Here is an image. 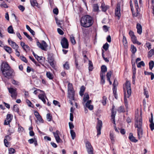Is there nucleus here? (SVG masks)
I'll list each match as a JSON object with an SVG mask.
<instances>
[{
    "mask_svg": "<svg viewBox=\"0 0 154 154\" xmlns=\"http://www.w3.org/2000/svg\"><path fill=\"white\" fill-rule=\"evenodd\" d=\"M124 100L125 105L126 108H128V100L127 98H128L131 94V89L130 82L126 81L125 83V87L124 88Z\"/></svg>",
    "mask_w": 154,
    "mask_h": 154,
    "instance_id": "f257e3e1",
    "label": "nucleus"
},
{
    "mask_svg": "<svg viewBox=\"0 0 154 154\" xmlns=\"http://www.w3.org/2000/svg\"><path fill=\"white\" fill-rule=\"evenodd\" d=\"M81 25L84 27H88L93 24L92 18L89 15L82 17L80 20Z\"/></svg>",
    "mask_w": 154,
    "mask_h": 154,
    "instance_id": "f03ea898",
    "label": "nucleus"
},
{
    "mask_svg": "<svg viewBox=\"0 0 154 154\" xmlns=\"http://www.w3.org/2000/svg\"><path fill=\"white\" fill-rule=\"evenodd\" d=\"M68 97L71 100H74V92L72 84L69 83L68 85Z\"/></svg>",
    "mask_w": 154,
    "mask_h": 154,
    "instance_id": "7ed1b4c3",
    "label": "nucleus"
},
{
    "mask_svg": "<svg viewBox=\"0 0 154 154\" xmlns=\"http://www.w3.org/2000/svg\"><path fill=\"white\" fill-rule=\"evenodd\" d=\"M140 116L139 119L138 118L136 119L134 125L135 128H142V112L140 111Z\"/></svg>",
    "mask_w": 154,
    "mask_h": 154,
    "instance_id": "20e7f679",
    "label": "nucleus"
},
{
    "mask_svg": "<svg viewBox=\"0 0 154 154\" xmlns=\"http://www.w3.org/2000/svg\"><path fill=\"white\" fill-rule=\"evenodd\" d=\"M2 74L5 77L8 79L13 78L14 75V72L12 69H10Z\"/></svg>",
    "mask_w": 154,
    "mask_h": 154,
    "instance_id": "39448f33",
    "label": "nucleus"
},
{
    "mask_svg": "<svg viewBox=\"0 0 154 154\" xmlns=\"http://www.w3.org/2000/svg\"><path fill=\"white\" fill-rule=\"evenodd\" d=\"M9 92L11 94V96L13 99H16L17 95L16 88H8Z\"/></svg>",
    "mask_w": 154,
    "mask_h": 154,
    "instance_id": "423d86ee",
    "label": "nucleus"
},
{
    "mask_svg": "<svg viewBox=\"0 0 154 154\" xmlns=\"http://www.w3.org/2000/svg\"><path fill=\"white\" fill-rule=\"evenodd\" d=\"M11 69L10 67L7 62H3L1 66V69L2 74Z\"/></svg>",
    "mask_w": 154,
    "mask_h": 154,
    "instance_id": "0eeeda50",
    "label": "nucleus"
},
{
    "mask_svg": "<svg viewBox=\"0 0 154 154\" xmlns=\"http://www.w3.org/2000/svg\"><path fill=\"white\" fill-rule=\"evenodd\" d=\"M121 4V2L118 3L115 9V14L116 16L118 17V20L120 19L121 16L120 12Z\"/></svg>",
    "mask_w": 154,
    "mask_h": 154,
    "instance_id": "6e6552de",
    "label": "nucleus"
},
{
    "mask_svg": "<svg viewBox=\"0 0 154 154\" xmlns=\"http://www.w3.org/2000/svg\"><path fill=\"white\" fill-rule=\"evenodd\" d=\"M37 45L38 46L44 51H47V50L48 45L44 41H42L41 43L39 42H37Z\"/></svg>",
    "mask_w": 154,
    "mask_h": 154,
    "instance_id": "1a4fd4ad",
    "label": "nucleus"
},
{
    "mask_svg": "<svg viewBox=\"0 0 154 154\" xmlns=\"http://www.w3.org/2000/svg\"><path fill=\"white\" fill-rule=\"evenodd\" d=\"M61 44L63 48L67 49L68 48V41L66 38L64 37L62 39L61 41Z\"/></svg>",
    "mask_w": 154,
    "mask_h": 154,
    "instance_id": "9d476101",
    "label": "nucleus"
},
{
    "mask_svg": "<svg viewBox=\"0 0 154 154\" xmlns=\"http://www.w3.org/2000/svg\"><path fill=\"white\" fill-rule=\"evenodd\" d=\"M86 146L87 151L89 154H93V148L90 143L89 142H87L86 143Z\"/></svg>",
    "mask_w": 154,
    "mask_h": 154,
    "instance_id": "9b49d317",
    "label": "nucleus"
},
{
    "mask_svg": "<svg viewBox=\"0 0 154 154\" xmlns=\"http://www.w3.org/2000/svg\"><path fill=\"white\" fill-rule=\"evenodd\" d=\"M102 123L101 121H98V123L96 126L97 131V136H98L101 134V130L102 127Z\"/></svg>",
    "mask_w": 154,
    "mask_h": 154,
    "instance_id": "f8f14e48",
    "label": "nucleus"
},
{
    "mask_svg": "<svg viewBox=\"0 0 154 154\" xmlns=\"http://www.w3.org/2000/svg\"><path fill=\"white\" fill-rule=\"evenodd\" d=\"M8 42L9 44L13 49L18 48L19 46L17 44L11 40L10 39H8Z\"/></svg>",
    "mask_w": 154,
    "mask_h": 154,
    "instance_id": "ddd939ff",
    "label": "nucleus"
},
{
    "mask_svg": "<svg viewBox=\"0 0 154 154\" xmlns=\"http://www.w3.org/2000/svg\"><path fill=\"white\" fill-rule=\"evenodd\" d=\"M143 130L142 128H138L137 129V134L138 138L140 140L143 137Z\"/></svg>",
    "mask_w": 154,
    "mask_h": 154,
    "instance_id": "4468645a",
    "label": "nucleus"
},
{
    "mask_svg": "<svg viewBox=\"0 0 154 154\" xmlns=\"http://www.w3.org/2000/svg\"><path fill=\"white\" fill-rule=\"evenodd\" d=\"M128 138L130 141L136 143L138 141V140L136 139L135 137L133 136V134L131 133L129 134Z\"/></svg>",
    "mask_w": 154,
    "mask_h": 154,
    "instance_id": "2eb2a0df",
    "label": "nucleus"
},
{
    "mask_svg": "<svg viewBox=\"0 0 154 154\" xmlns=\"http://www.w3.org/2000/svg\"><path fill=\"white\" fill-rule=\"evenodd\" d=\"M39 98L41 99L44 103H45L46 102L45 100V97H46L45 93L44 92L43 94H40L38 95Z\"/></svg>",
    "mask_w": 154,
    "mask_h": 154,
    "instance_id": "dca6fc26",
    "label": "nucleus"
},
{
    "mask_svg": "<svg viewBox=\"0 0 154 154\" xmlns=\"http://www.w3.org/2000/svg\"><path fill=\"white\" fill-rule=\"evenodd\" d=\"M136 28L137 29V32L140 35L142 32V27L141 25L139 23H137L136 25Z\"/></svg>",
    "mask_w": 154,
    "mask_h": 154,
    "instance_id": "f3484780",
    "label": "nucleus"
},
{
    "mask_svg": "<svg viewBox=\"0 0 154 154\" xmlns=\"http://www.w3.org/2000/svg\"><path fill=\"white\" fill-rule=\"evenodd\" d=\"M109 7L108 6L106 5L104 3H102L100 6L102 11L104 12H106L109 8Z\"/></svg>",
    "mask_w": 154,
    "mask_h": 154,
    "instance_id": "a211bd4d",
    "label": "nucleus"
},
{
    "mask_svg": "<svg viewBox=\"0 0 154 154\" xmlns=\"http://www.w3.org/2000/svg\"><path fill=\"white\" fill-rule=\"evenodd\" d=\"M131 38L132 41L133 43L137 44L138 45H141V43H140V42H139L137 41L136 37H135V36L132 37Z\"/></svg>",
    "mask_w": 154,
    "mask_h": 154,
    "instance_id": "6ab92c4d",
    "label": "nucleus"
},
{
    "mask_svg": "<svg viewBox=\"0 0 154 154\" xmlns=\"http://www.w3.org/2000/svg\"><path fill=\"white\" fill-rule=\"evenodd\" d=\"M4 48L5 51L9 54H11L12 52V49L10 47L8 46H4Z\"/></svg>",
    "mask_w": 154,
    "mask_h": 154,
    "instance_id": "aec40b11",
    "label": "nucleus"
},
{
    "mask_svg": "<svg viewBox=\"0 0 154 154\" xmlns=\"http://www.w3.org/2000/svg\"><path fill=\"white\" fill-rule=\"evenodd\" d=\"M85 89V88L83 85L81 87L80 91L79 92V94L82 97L83 95Z\"/></svg>",
    "mask_w": 154,
    "mask_h": 154,
    "instance_id": "412c9836",
    "label": "nucleus"
},
{
    "mask_svg": "<svg viewBox=\"0 0 154 154\" xmlns=\"http://www.w3.org/2000/svg\"><path fill=\"white\" fill-rule=\"evenodd\" d=\"M100 77L101 78V83L102 84H104L105 82V80L104 79V76L105 75V73H100Z\"/></svg>",
    "mask_w": 154,
    "mask_h": 154,
    "instance_id": "4be33fe9",
    "label": "nucleus"
},
{
    "mask_svg": "<svg viewBox=\"0 0 154 154\" xmlns=\"http://www.w3.org/2000/svg\"><path fill=\"white\" fill-rule=\"evenodd\" d=\"M46 75L47 77L50 79H52L53 78V75L50 72H47Z\"/></svg>",
    "mask_w": 154,
    "mask_h": 154,
    "instance_id": "5701e85b",
    "label": "nucleus"
},
{
    "mask_svg": "<svg viewBox=\"0 0 154 154\" xmlns=\"http://www.w3.org/2000/svg\"><path fill=\"white\" fill-rule=\"evenodd\" d=\"M30 2L31 5L33 7L37 6L38 5V3L36 0H30Z\"/></svg>",
    "mask_w": 154,
    "mask_h": 154,
    "instance_id": "b1692460",
    "label": "nucleus"
},
{
    "mask_svg": "<svg viewBox=\"0 0 154 154\" xmlns=\"http://www.w3.org/2000/svg\"><path fill=\"white\" fill-rule=\"evenodd\" d=\"M89 98V97L88 94L87 93H85L83 97V100L84 103L86 101L88 100Z\"/></svg>",
    "mask_w": 154,
    "mask_h": 154,
    "instance_id": "393cba45",
    "label": "nucleus"
},
{
    "mask_svg": "<svg viewBox=\"0 0 154 154\" xmlns=\"http://www.w3.org/2000/svg\"><path fill=\"white\" fill-rule=\"evenodd\" d=\"M13 118V116L11 114H8L7 116L6 120L10 122Z\"/></svg>",
    "mask_w": 154,
    "mask_h": 154,
    "instance_id": "a878e982",
    "label": "nucleus"
},
{
    "mask_svg": "<svg viewBox=\"0 0 154 154\" xmlns=\"http://www.w3.org/2000/svg\"><path fill=\"white\" fill-rule=\"evenodd\" d=\"M110 138L111 139V140L112 141V143H114L115 141L114 140V134L112 133V132H110Z\"/></svg>",
    "mask_w": 154,
    "mask_h": 154,
    "instance_id": "bb28decb",
    "label": "nucleus"
},
{
    "mask_svg": "<svg viewBox=\"0 0 154 154\" xmlns=\"http://www.w3.org/2000/svg\"><path fill=\"white\" fill-rule=\"evenodd\" d=\"M26 29L29 31L33 35H35V32L28 25H26Z\"/></svg>",
    "mask_w": 154,
    "mask_h": 154,
    "instance_id": "cd10ccee",
    "label": "nucleus"
},
{
    "mask_svg": "<svg viewBox=\"0 0 154 154\" xmlns=\"http://www.w3.org/2000/svg\"><path fill=\"white\" fill-rule=\"evenodd\" d=\"M99 10V6H98L97 4H95L93 6V11H94L97 12Z\"/></svg>",
    "mask_w": 154,
    "mask_h": 154,
    "instance_id": "c85d7f7f",
    "label": "nucleus"
},
{
    "mask_svg": "<svg viewBox=\"0 0 154 154\" xmlns=\"http://www.w3.org/2000/svg\"><path fill=\"white\" fill-rule=\"evenodd\" d=\"M112 114L111 115V117L112 118V120L114 122V124H115V116L116 115V112H114L113 110L112 111Z\"/></svg>",
    "mask_w": 154,
    "mask_h": 154,
    "instance_id": "c756f323",
    "label": "nucleus"
},
{
    "mask_svg": "<svg viewBox=\"0 0 154 154\" xmlns=\"http://www.w3.org/2000/svg\"><path fill=\"white\" fill-rule=\"evenodd\" d=\"M106 67L105 65H103L101 67V73H104L107 71Z\"/></svg>",
    "mask_w": 154,
    "mask_h": 154,
    "instance_id": "7c9ffc66",
    "label": "nucleus"
},
{
    "mask_svg": "<svg viewBox=\"0 0 154 154\" xmlns=\"http://www.w3.org/2000/svg\"><path fill=\"white\" fill-rule=\"evenodd\" d=\"M8 31L9 33H14V30L12 26H9L8 28Z\"/></svg>",
    "mask_w": 154,
    "mask_h": 154,
    "instance_id": "2f4dec72",
    "label": "nucleus"
},
{
    "mask_svg": "<svg viewBox=\"0 0 154 154\" xmlns=\"http://www.w3.org/2000/svg\"><path fill=\"white\" fill-rule=\"evenodd\" d=\"M32 54L35 59L38 61L42 60V57H39L35 54L33 51H32Z\"/></svg>",
    "mask_w": 154,
    "mask_h": 154,
    "instance_id": "473e14b6",
    "label": "nucleus"
},
{
    "mask_svg": "<svg viewBox=\"0 0 154 154\" xmlns=\"http://www.w3.org/2000/svg\"><path fill=\"white\" fill-rule=\"evenodd\" d=\"M89 67L88 69L89 71H92L93 69V65L92 62L90 61H89Z\"/></svg>",
    "mask_w": 154,
    "mask_h": 154,
    "instance_id": "72a5a7b5",
    "label": "nucleus"
},
{
    "mask_svg": "<svg viewBox=\"0 0 154 154\" xmlns=\"http://www.w3.org/2000/svg\"><path fill=\"white\" fill-rule=\"evenodd\" d=\"M70 41L71 43L73 45L76 43V41L75 39V37L73 35H71L70 36Z\"/></svg>",
    "mask_w": 154,
    "mask_h": 154,
    "instance_id": "f704fd0d",
    "label": "nucleus"
},
{
    "mask_svg": "<svg viewBox=\"0 0 154 154\" xmlns=\"http://www.w3.org/2000/svg\"><path fill=\"white\" fill-rule=\"evenodd\" d=\"M70 134L72 137V139L73 140L75 137V133L74 131L72 130H71L70 131Z\"/></svg>",
    "mask_w": 154,
    "mask_h": 154,
    "instance_id": "c9c22d12",
    "label": "nucleus"
},
{
    "mask_svg": "<svg viewBox=\"0 0 154 154\" xmlns=\"http://www.w3.org/2000/svg\"><path fill=\"white\" fill-rule=\"evenodd\" d=\"M119 112H124L125 111L124 107L122 106H121L119 107L117 110Z\"/></svg>",
    "mask_w": 154,
    "mask_h": 154,
    "instance_id": "e433bc0d",
    "label": "nucleus"
},
{
    "mask_svg": "<svg viewBox=\"0 0 154 154\" xmlns=\"http://www.w3.org/2000/svg\"><path fill=\"white\" fill-rule=\"evenodd\" d=\"M149 68L152 70L154 67V62L153 61H151L149 63Z\"/></svg>",
    "mask_w": 154,
    "mask_h": 154,
    "instance_id": "4c0bfd02",
    "label": "nucleus"
},
{
    "mask_svg": "<svg viewBox=\"0 0 154 154\" xmlns=\"http://www.w3.org/2000/svg\"><path fill=\"white\" fill-rule=\"evenodd\" d=\"M46 118L48 121L50 122L51 121L52 119V117L50 114H47L46 116Z\"/></svg>",
    "mask_w": 154,
    "mask_h": 154,
    "instance_id": "58836bf2",
    "label": "nucleus"
},
{
    "mask_svg": "<svg viewBox=\"0 0 154 154\" xmlns=\"http://www.w3.org/2000/svg\"><path fill=\"white\" fill-rule=\"evenodd\" d=\"M145 65V63L143 61H141L138 63L137 66L138 68H140L141 66H144Z\"/></svg>",
    "mask_w": 154,
    "mask_h": 154,
    "instance_id": "ea45409f",
    "label": "nucleus"
},
{
    "mask_svg": "<svg viewBox=\"0 0 154 154\" xmlns=\"http://www.w3.org/2000/svg\"><path fill=\"white\" fill-rule=\"evenodd\" d=\"M112 73V72L111 71H109L107 73L106 76L107 80H109V79H110V78L111 77Z\"/></svg>",
    "mask_w": 154,
    "mask_h": 154,
    "instance_id": "a19ab883",
    "label": "nucleus"
},
{
    "mask_svg": "<svg viewBox=\"0 0 154 154\" xmlns=\"http://www.w3.org/2000/svg\"><path fill=\"white\" fill-rule=\"evenodd\" d=\"M131 51L132 53L134 54L136 51V48L133 45H131Z\"/></svg>",
    "mask_w": 154,
    "mask_h": 154,
    "instance_id": "79ce46f5",
    "label": "nucleus"
},
{
    "mask_svg": "<svg viewBox=\"0 0 154 154\" xmlns=\"http://www.w3.org/2000/svg\"><path fill=\"white\" fill-rule=\"evenodd\" d=\"M13 110L15 112H18L19 109L17 105H15L13 106Z\"/></svg>",
    "mask_w": 154,
    "mask_h": 154,
    "instance_id": "37998d69",
    "label": "nucleus"
},
{
    "mask_svg": "<svg viewBox=\"0 0 154 154\" xmlns=\"http://www.w3.org/2000/svg\"><path fill=\"white\" fill-rule=\"evenodd\" d=\"M154 54V50L153 49H151L148 52V56L149 57H151Z\"/></svg>",
    "mask_w": 154,
    "mask_h": 154,
    "instance_id": "c03bdc74",
    "label": "nucleus"
},
{
    "mask_svg": "<svg viewBox=\"0 0 154 154\" xmlns=\"http://www.w3.org/2000/svg\"><path fill=\"white\" fill-rule=\"evenodd\" d=\"M18 125V131L20 133L21 132H22L24 131V128L22 127L19 124Z\"/></svg>",
    "mask_w": 154,
    "mask_h": 154,
    "instance_id": "a18cd8bd",
    "label": "nucleus"
},
{
    "mask_svg": "<svg viewBox=\"0 0 154 154\" xmlns=\"http://www.w3.org/2000/svg\"><path fill=\"white\" fill-rule=\"evenodd\" d=\"M109 46V44L107 43H106L103 45V48L105 50V51H107L108 48Z\"/></svg>",
    "mask_w": 154,
    "mask_h": 154,
    "instance_id": "49530a36",
    "label": "nucleus"
},
{
    "mask_svg": "<svg viewBox=\"0 0 154 154\" xmlns=\"http://www.w3.org/2000/svg\"><path fill=\"white\" fill-rule=\"evenodd\" d=\"M9 154H12L15 153V150L13 148H10L9 150Z\"/></svg>",
    "mask_w": 154,
    "mask_h": 154,
    "instance_id": "de8ad7c7",
    "label": "nucleus"
},
{
    "mask_svg": "<svg viewBox=\"0 0 154 154\" xmlns=\"http://www.w3.org/2000/svg\"><path fill=\"white\" fill-rule=\"evenodd\" d=\"M59 133V131L58 130H57L56 132H53V133L54 134V135L55 138H57V137H59L58 135V134Z\"/></svg>",
    "mask_w": 154,
    "mask_h": 154,
    "instance_id": "09e8293b",
    "label": "nucleus"
},
{
    "mask_svg": "<svg viewBox=\"0 0 154 154\" xmlns=\"http://www.w3.org/2000/svg\"><path fill=\"white\" fill-rule=\"evenodd\" d=\"M24 34L31 41H32V38L26 32H23Z\"/></svg>",
    "mask_w": 154,
    "mask_h": 154,
    "instance_id": "8fccbe9b",
    "label": "nucleus"
},
{
    "mask_svg": "<svg viewBox=\"0 0 154 154\" xmlns=\"http://www.w3.org/2000/svg\"><path fill=\"white\" fill-rule=\"evenodd\" d=\"M12 83L13 85H19L20 84V82L17 81H16L14 79H13L12 80Z\"/></svg>",
    "mask_w": 154,
    "mask_h": 154,
    "instance_id": "3c124183",
    "label": "nucleus"
},
{
    "mask_svg": "<svg viewBox=\"0 0 154 154\" xmlns=\"http://www.w3.org/2000/svg\"><path fill=\"white\" fill-rule=\"evenodd\" d=\"M106 100L107 98L106 97L103 96V99L102 101V103L103 105H105L106 104Z\"/></svg>",
    "mask_w": 154,
    "mask_h": 154,
    "instance_id": "603ef678",
    "label": "nucleus"
},
{
    "mask_svg": "<svg viewBox=\"0 0 154 154\" xmlns=\"http://www.w3.org/2000/svg\"><path fill=\"white\" fill-rule=\"evenodd\" d=\"M63 67L66 69H68L69 68V65L67 62H66V63L63 65Z\"/></svg>",
    "mask_w": 154,
    "mask_h": 154,
    "instance_id": "864d4df0",
    "label": "nucleus"
},
{
    "mask_svg": "<svg viewBox=\"0 0 154 154\" xmlns=\"http://www.w3.org/2000/svg\"><path fill=\"white\" fill-rule=\"evenodd\" d=\"M132 69L133 74L135 75L136 73V69L134 63L133 64H132Z\"/></svg>",
    "mask_w": 154,
    "mask_h": 154,
    "instance_id": "5fc2aeb1",
    "label": "nucleus"
},
{
    "mask_svg": "<svg viewBox=\"0 0 154 154\" xmlns=\"http://www.w3.org/2000/svg\"><path fill=\"white\" fill-rule=\"evenodd\" d=\"M18 8L22 12L24 11L25 10V8L23 5H20L18 6Z\"/></svg>",
    "mask_w": 154,
    "mask_h": 154,
    "instance_id": "6e6d98bb",
    "label": "nucleus"
},
{
    "mask_svg": "<svg viewBox=\"0 0 154 154\" xmlns=\"http://www.w3.org/2000/svg\"><path fill=\"white\" fill-rule=\"evenodd\" d=\"M36 118L37 119V120L39 121V122H40L43 123L44 122V121L42 119V117L40 116L36 117Z\"/></svg>",
    "mask_w": 154,
    "mask_h": 154,
    "instance_id": "4d7b16f0",
    "label": "nucleus"
},
{
    "mask_svg": "<svg viewBox=\"0 0 154 154\" xmlns=\"http://www.w3.org/2000/svg\"><path fill=\"white\" fill-rule=\"evenodd\" d=\"M144 94L146 96V98H147L149 97V95H148V91L146 90V89H144Z\"/></svg>",
    "mask_w": 154,
    "mask_h": 154,
    "instance_id": "13d9d810",
    "label": "nucleus"
},
{
    "mask_svg": "<svg viewBox=\"0 0 154 154\" xmlns=\"http://www.w3.org/2000/svg\"><path fill=\"white\" fill-rule=\"evenodd\" d=\"M20 58L21 60L23 62H25V63H27V59H26V58L24 57V56H21L20 57Z\"/></svg>",
    "mask_w": 154,
    "mask_h": 154,
    "instance_id": "bf43d9fd",
    "label": "nucleus"
},
{
    "mask_svg": "<svg viewBox=\"0 0 154 154\" xmlns=\"http://www.w3.org/2000/svg\"><path fill=\"white\" fill-rule=\"evenodd\" d=\"M122 42L124 44H126L127 43L126 38L124 35L123 36Z\"/></svg>",
    "mask_w": 154,
    "mask_h": 154,
    "instance_id": "052dcab7",
    "label": "nucleus"
},
{
    "mask_svg": "<svg viewBox=\"0 0 154 154\" xmlns=\"http://www.w3.org/2000/svg\"><path fill=\"white\" fill-rule=\"evenodd\" d=\"M4 143L5 144V146L6 147H8L9 146V143L8 142V140L6 139H4Z\"/></svg>",
    "mask_w": 154,
    "mask_h": 154,
    "instance_id": "680f3d73",
    "label": "nucleus"
},
{
    "mask_svg": "<svg viewBox=\"0 0 154 154\" xmlns=\"http://www.w3.org/2000/svg\"><path fill=\"white\" fill-rule=\"evenodd\" d=\"M53 103L55 105H58L59 107H60V106L59 103L57 100H54L53 101Z\"/></svg>",
    "mask_w": 154,
    "mask_h": 154,
    "instance_id": "e2e57ef3",
    "label": "nucleus"
},
{
    "mask_svg": "<svg viewBox=\"0 0 154 154\" xmlns=\"http://www.w3.org/2000/svg\"><path fill=\"white\" fill-rule=\"evenodd\" d=\"M57 32H58V33L61 35H63L64 34V32L63 31L60 29V28H58L57 29Z\"/></svg>",
    "mask_w": 154,
    "mask_h": 154,
    "instance_id": "0e129e2a",
    "label": "nucleus"
},
{
    "mask_svg": "<svg viewBox=\"0 0 154 154\" xmlns=\"http://www.w3.org/2000/svg\"><path fill=\"white\" fill-rule=\"evenodd\" d=\"M149 126H150V129L152 131L153 130H154V123H150V124L149 125Z\"/></svg>",
    "mask_w": 154,
    "mask_h": 154,
    "instance_id": "69168bd1",
    "label": "nucleus"
},
{
    "mask_svg": "<svg viewBox=\"0 0 154 154\" xmlns=\"http://www.w3.org/2000/svg\"><path fill=\"white\" fill-rule=\"evenodd\" d=\"M48 62H50V61H54V59L53 57L52 56H48Z\"/></svg>",
    "mask_w": 154,
    "mask_h": 154,
    "instance_id": "338daca9",
    "label": "nucleus"
},
{
    "mask_svg": "<svg viewBox=\"0 0 154 154\" xmlns=\"http://www.w3.org/2000/svg\"><path fill=\"white\" fill-rule=\"evenodd\" d=\"M103 29L105 32H106L108 31V28L107 26L104 25L103 26Z\"/></svg>",
    "mask_w": 154,
    "mask_h": 154,
    "instance_id": "774afa93",
    "label": "nucleus"
}]
</instances>
